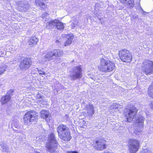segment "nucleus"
Wrapping results in <instances>:
<instances>
[{"label":"nucleus","instance_id":"obj_1","mask_svg":"<svg viewBox=\"0 0 153 153\" xmlns=\"http://www.w3.org/2000/svg\"><path fill=\"white\" fill-rule=\"evenodd\" d=\"M101 65L98 67L100 71L102 72H108L112 71L115 68L114 64L112 62L107 60L103 58L100 59Z\"/></svg>","mask_w":153,"mask_h":153},{"label":"nucleus","instance_id":"obj_2","mask_svg":"<svg viewBox=\"0 0 153 153\" xmlns=\"http://www.w3.org/2000/svg\"><path fill=\"white\" fill-rule=\"evenodd\" d=\"M48 140V143L46 144V151L51 153H58L59 152L56 150L57 143L53 134H50Z\"/></svg>","mask_w":153,"mask_h":153},{"label":"nucleus","instance_id":"obj_3","mask_svg":"<svg viewBox=\"0 0 153 153\" xmlns=\"http://www.w3.org/2000/svg\"><path fill=\"white\" fill-rule=\"evenodd\" d=\"M137 112V109L132 105L126 106L124 110V115L127 122H130L132 121Z\"/></svg>","mask_w":153,"mask_h":153},{"label":"nucleus","instance_id":"obj_4","mask_svg":"<svg viewBox=\"0 0 153 153\" xmlns=\"http://www.w3.org/2000/svg\"><path fill=\"white\" fill-rule=\"evenodd\" d=\"M63 54V52L62 50L54 49L52 51L46 52L42 58L43 61L44 62L49 61L54 58H56L57 57H60Z\"/></svg>","mask_w":153,"mask_h":153},{"label":"nucleus","instance_id":"obj_5","mask_svg":"<svg viewBox=\"0 0 153 153\" xmlns=\"http://www.w3.org/2000/svg\"><path fill=\"white\" fill-rule=\"evenodd\" d=\"M141 69L146 74H150L153 72V62L149 60H145L142 64Z\"/></svg>","mask_w":153,"mask_h":153},{"label":"nucleus","instance_id":"obj_6","mask_svg":"<svg viewBox=\"0 0 153 153\" xmlns=\"http://www.w3.org/2000/svg\"><path fill=\"white\" fill-rule=\"evenodd\" d=\"M119 55L120 59L124 62H130L132 59L131 53L125 49L120 50L119 51Z\"/></svg>","mask_w":153,"mask_h":153},{"label":"nucleus","instance_id":"obj_7","mask_svg":"<svg viewBox=\"0 0 153 153\" xmlns=\"http://www.w3.org/2000/svg\"><path fill=\"white\" fill-rule=\"evenodd\" d=\"M38 115L32 111L27 112L24 117V121L25 123L27 124H30L34 121H36L38 119Z\"/></svg>","mask_w":153,"mask_h":153},{"label":"nucleus","instance_id":"obj_8","mask_svg":"<svg viewBox=\"0 0 153 153\" xmlns=\"http://www.w3.org/2000/svg\"><path fill=\"white\" fill-rule=\"evenodd\" d=\"M82 70L80 66L75 67L73 69L71 74L70 75L71 79L74 80L80 78L82 76Z\"/></svg>","mask_w":153,"mask_h":153},{"label":"nucleus","instance_id":"obj_9","mask_svg":"<svg viewBox=\"0 0 153 153\" xmlns=\"http://www.w3.org/2000/svg\"><path fill=\"white\" fill-rule=\"evenodd\" d=\"M139 146L138 140L131 139L129 142V150L130 153H135L138 151Z\"/></svg>","mask_w":153,"mask_h":153},{"label":"nucleus","instance_id":"obj_10","mask_svg":"<svg viewBox=\"0 0 153 153\" xmlns=\"http://www.w3.org/2000/svg\"><path fill=\"white\" fill-rule=\"evenodd\" d=\"M31 65V61L29 58H26L21 62L19 66L22 70H25L28 69Z\"/></svg>","mask_w":153,"mask_h":153},{"label":"nucleus","instance_id":"obj_11","mask_svg":"<svg viewBox=\"0 0 153 153\" xmlns=\"http://www.w3.org/2000/svg\"><path fill=\"white\" fill-rule=\"evenodd\" d=\"M58 136L62 140L67 142L69 141L72 138L70 135V129L68 127Z\"/></svg>","mask_w":153,"mask_h":153},{"label":"nucleus","instance_id":"obj_12","mask_svg":"<svg viewBox=\"0 0 153 153\" xmlns=\"http://www.w3.org/2000/svg\"><path fill=\"white\" fill-rule=\"evenodd\" d=\"M18 10L22 12H26L30 8V5L26 2L20 1L18 4Z\"/></svg>","mask_w":153,"mask_h":153},{"label":"nucleus","instance_id":"obj_13","mask_svg":"<svg viewBox=\"0 0 153 153\" xmlns=\"http://www.w3.org/2000/svg\"><path fill=\"white\" fill-rule=\"evenodd\" d=\"M135 122L136 125L140 128H142L143 126L144 119L142 116L139 115L135 117Z\"/></svg>","mask_w":153,"mask_h":153},{"label":"nucleus","instance_id":"obj_14","mask_svg":"<svg viewBox=\"0 0 153 153\" xmlns=\"http://www.w3.org/2000/svg\"><path fill=\"white\" fill-rule=\"evenodd\" d=\"M96 144L95 149L101 151L106 148V145L101 141H96Z\"/></svg>","mask_w":153,"mask_h":153},{"label":"nucleus","instance_id":"obj_15","mask_svg":"<svg viewBox=\"0 0 153 153\" xmlns=\"http://www.w3.org/2000/svg\"><path fill=\"white\" fill-rule=\"evenodd\" d=\"M45 0H35L36 6L39 7L41 9L45 10L47 7V5L44 2Z\"/></svg>","mask_w":153,"mask_h":153},{"label":"nucleus","instance_id":"obj_16","mask_svg":"<svg viewBox=\"0 0 153 153\" xmlns=\"http://www.w3.org/2000/svg\"><path fill=\"white\" fill-rule=\"evenodd\" d=\"M85 109L89 116H92L94 113V106L91 104L88 103L86 105Z\"/></svg>","mask_w":153,"mask_h":153},{"label":"nucleus","instance_id":"obj_17","mask_svg":"<svg viewBox=\"0 0 153 153\" xmlns=\"http://www.w3.org/2000/svg\"><path fill=\"white\" fill-rule=\"evenodd\" d=\"M122 3L126 4L129 7H132L134 6V0H119Z\"/></svg>","mask_w":153,"mask_h":153},{"label":"nucleus","instance_id":"obj_18","mask_svg":"<svg viewBox=\"0 0 153 153\" xmlns=\"http://www.w3.org/2000/svg\"><path fill=\"white\" fill-rule=\"evenodd\" d=\"M39 41L38 39L35 36L31 37L28 41L29 45L33 46L36 45Z\"/></svg>","mask_w":153,"mask_h":153},{"label":"nucleus","instance_id":"obj_19","mask_svg":"<svg viewBox=\"0 0 153 153\" xmlns=\"http://www.w3.org/2000/svg\"><path fill=\"white\" fill-rule=\"evenodd\" d=\"M40 114L42 118L46 119L47 121L50 120L51 117L50 116L49 113L48 111L43 110L41 111Z\"/></svg>","mask_w":153,"mask_h":153},{"label":"nucleus","instance_id":"obj_20","mask_svg":"<svg viewBox=\"0 0 153 153\" xmlns=\"http://www.w3.org/2000/svg\"><path fill=\"white\" fill-rule=\"evenodd\" d=\"M68 127L63 124H61L59 125L57 128V131L58 133V135L61 134L62 132L64 131L66 128Z\"/></svg>","mask_w":153,"mask_h":153},{"label":"nucleus","instance_id":"obj_21","mask_svg":"<svg viewBox=\"0 0 153 153\" xmlns=\"http://www.w3.org/2000/svg\"><path fill=\"white\" fill-rule=\"evenodd\" d=\"M56 22H57L56 20H55L51 21L48 22L46 26V27L48 29L53 28L55 26H56Z\"/></svg>","mask_w":153,"mask_h":153},{"label":"nucleus","instance_id":"obj_22","mask_svg":"<svg viewBox=\"0 0 153 153\" xmlns=\"http://www.w3.org/2000/svg\"><path fill=\"white\" fill-rule=\"evenodd\" d=\"M10 99V97L6 95L5 96L2 97L1 101L2 104H5L9 102Z\"/></svg>","mask_w":153,"mask_h":153},{"label":"nucleus","instance_id":"obj_23","mask_svg":"<svg viewBox=\"0 0 153 153\" xmlns=\"http://www.w3.org/2000/svg\"><path fill=\"white\" fill-rule=\"evenodd\" d=\"M56 27L57 28L58 30H61L63 29L64 28V25L63 24L60 22L58 20H56Z\"/></svg>","mask_w":153,"mask_h":153},{"label":"nucleus","instance_id":"obj_24","mask_svg":"<svg viewBox=\"0 0 153 153\" xmlns=\"http://www.w3.org/2000/svg\"><path fill=\"white\" fill-rule=\"evenodd\" d=\"M0 145L4 151L7 153L9 152L8 150L9 148L6 144H4L2 142L1 143Z\"/></svg>","mask_w":153,"mask_h":153},{"label":"nucleus","instance_id":"obj_25","mask_svg":"<svg viewBox=\"0 0 153 153\" xmlns=\"http://www.w3.org/2000/svg\"><path fill=\"white\" fill-rule=\"evenodd\" d=\"M117 105L116 104H113L110 106V109L111 110L113 109L114 111H119L118 107Z\"/></svg>","mask_w":153,"mask_h":153},{"label":"nucleus","instance_id":"obj_26","mask_svg":"<svg viewBox=\"0 0 153 153\" xmlns=\"http://www.w3.org/2000/svg\"><path fill=\"white\" fill-rule=\"evenodd\" d=\"M7 68L6 65H1L0 66V75L3 74ZM1 85L0 84V85Z\"/></svg>","mask_w":153,"mask_h":153},{"label":"nucleus","instance_id":"obj_27","mask_svg":"<svg viewBox=\"0 0 153 153\" xmlns=\"http://www.w3.org/2000/svg\"><path fill=\"white\" fill-rule=\"evenodd\" d=\"M63 37H66V38L67 39V40H72L73 39H74V36L73 34H67L66 35H64V36H63Z\"/></svg>","mask_w":153,"mask_h":153},{"label":"nucleus","instance_id":"obj_28","mask_svg":"<svg viewBox=\"0 0 153 153\" xmlns=\"http://www.w3.org/2000/svg\"><path fill=\"white\" fill-rule=\"evenodd\" d=\"M14 91V90L12 89H10L7 93L6 95H8L11 98V96L13 95V92Z\"/></svg>","mask_w":153,"mask_h":153},{"label":"nucleus","instance_id":"obj_29","mask_svg":"<svg viewBox=\"0 0 153 153\" xmlns=\"http://www.w3.org/2000/svg\"><path fill=\"white\" fill-rule=\"evenodd\" d=\"M72 40H67L65 43L64 45L65 46H67L71 44Z\"/></svg>","mask_w":153,"mask_h":153},{"label":"nucleus","instance_id":"obj_30","mask_svg":"<svg viewBox=\"0 0 153 153\" xmlns=\"http://www.w3.org/2000/svg\"><path fill=\"white\" fill-rule=\"evenodd\" d=\"M48 15L49 14L46 12H45L42 14V17L43 19L44 20V21H45L46 20L45 19H46V17H48Z\"/></svg>","mask_w":153,"mask_h":153},{"label":"nucleus","instance_id":"obj_31","mask_svg":"<svg viewBox=\"0 0 153 153\" xmlns=\"http://www.w3.org/2000/svg\"><path fill=\"white\" fill-rule=\"evenodd\" d=\"M37 69L38 71H39V74L40 75H43V74L44 75H46L45 73L44 72V71H41V70H39L37 68Z\"/></svg>","mask_w":153,"mask_h":153},{"label":"nucleus","instance_id":"obj_32","mask_svg":"<svg viewBox=\"0 0 153 153\" xmlns=\"http://www.w3.org/2000/svg\"><path fill=\"white\" fill-rule=\"evenodd\" d=\"M149 95L150 97L153 98V89L149 93Z\"/></svg>","mask_w":153,"mask_h":153},{"label":"nucleus","instance_id":"obj_33","mask_svg":"<svg viewBox=\"0 0 153 153\" xmlns=\"http://www.w3.org/2000/svg\"><path fill=\"white\" fill-rule=\"evenodd\" d=\"M36 97L38 99H42V96L40 94H38L36 95Z\"/></svg>","mask_w":153,"mask_h":153},{"label":"nucleus","instance_id":"obj_34","mask_svg":"<svg viewBox=\"0 0 153 153\" xmlns=\"http://www.w3.org/2000/svg\"><path fill=\"white\" fill-rule=\"evenodd\" d=\"M77 25L76 24H75L74 23H72L71 25V28L72 29H73L75 28V27H76L77 26Z\"/></svg>","mask_w":153,"mask_h":153},{"label":"nucleus","instance_id":"obj_35","mask_svg":"<svg viewBox=\"0 0 153 153\" xmlns=\"http://www.w3.org/2000/svg\"><path fill=\"white\" fill-rule=\"evenodd\" d=\"M142 153H152V152L151 151H148L147 150H145L142 152Z\"/></svg>","mask_w":153,"mask_h":153},{"label":"nucleus","instance_id":"obj_36","mask_svg":"<svg viewBox=\"0 0 153 153\" xmlns=\"http://www.w3.org/2000/svg\"><path fill=\"white\" fill-rule=\"evenodd\" d=\"M149 106L151 108L153 109V102H152L149 104Z\"/></svg>","mask_w":153,"mask_h":153},{"label":"nucleus","instance_id":"obj_37","mask_svg":"<svg viewBox=\"0 0 153 153\" xmlns=\"http://www.w3.org/2000/svg\"><path fill=\"white\" fill-rule=\"evenodd\" d=\"M68 153H78L76 151H69L68 152Z\"/></svg>","mask_w":153,"mask_h":153},{"label":"nucleus","instance_id":"obj_38","mask_svg":"<svg viewBox=\"0 0 153 153\" xmlns=\"http://www.w3.org/2000/svg\"><path fill=\"white\" fill-rule=\"evenodd\" d=\"M91 79H93L94 80H95V79H96V78H94V77H91Z\"/></svg>","mask_w":153,"mask_h":153},{"label":"nucleus","instance_id":"obj_39","mask_svg":"<svg viewBox=\"0 0 153 153\" xmlns=\"http://www.w3.org/2000/svg\"><path fill=\"white\" fill-rule=\"evenodd\" d=\"M99 4L97 3V4H96V6H95V7H96Z\"/></svg>","mask_w":153,"mask_h":153},{"label":"nucleus","instance_id":"obj_40","mask_svg":"<svg viewBox=\"0 0 153 153\" xmlns=\"http://www.w3.org/2000/svg\"><path fill=\"white\" fill-rule=\"evenodd\" d=\"M152 87H153V82L152 83Z\"/></svg>","mask_w":153,"mask_h":153},{"label":"nucleus","instance_id":"obj_41","mask_svg":"<svg viewBox=\"0 0 153 153\" xmlns=\"http://www.w3.org/2000/svg\"><path fill=\"white\" fill-rule=\"evenodd\" d=\"M56 42H59V41H58V40H57V41H56Z\"/></svg>","mask_w":153,"mask_h":153},{"label":"nucleus","instance_id":"obj_42","mask_svg":"<svg viewBox=\"0 0 153 153\" xmlns=\"http://www.w3.org/2000/svg\"><path fill=\"white\" fill-rule=\"evenodd\" d=\"M141 10H142V11H143L142 9L141 8Z\"/></svg>","mask_w":153,"mask_h":153},{"label":"nucleus","instance_id":"obj_43","mask_svg":"<svg viewBox=\"0 0 153 153\" xmlns=\"http://www.w3.org/2000/svg\"><path fill=\"white\" fill-rule=\"evenodd\" d=\"M38 153V152H36V153Z\"/></svg>","mask_w":153,"mask_h":153}]
</instances>
